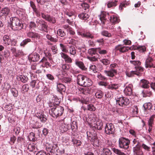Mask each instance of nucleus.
Wrapping results in <instances>:
<instances>
[{"label":"nucleus","mask_w":155,"mask_h":155,"mask_svg":"<svg viewBox=\"0 0 155 155\" xmlns=\"http://www.w3.org/2000/svg\"><path fill=\"white\" fill-rule=\"evenodd\" d=\"M105 140L103 137L97 138V147L100 150L101 148H103L105 145Z\"/></svg>","instance_id":"ddd939ff"},{"label":"nucleus","mask_w":155,"mask_h":155,"mask_svg":"<svg viewBox=\"0 0 155 155\" xmlns=\"http://www.w3.org/2000/svg\"><path fill=\"white\" fill-rule=\"evenodd\" d=\"M9 9L7 7H5L2 9L0 12V17L2 18L3 17H6L8 14L9 12Z\"/></svg>","instance_id":"5701e85b"},{"label":"nucleus","mask_w":155,"mask_h":155,"mask_svg":"<svg viewBox=\"0 0 155 155\" xmlns=\"http://www.w3.org/2000/svg\"><path fill=\"white\" fill-rule=\"evenodd\" d=\"M155 117V115H153L150 118L148 122V124L149 126H152V125L153 124V122Z\"/></svg>","instance_id":"09e8293b"},{"label":"nucleus","mask_w":155,"mask_h":155,"mask_svg":"<svg viewBox=\"0 0 155 155\" xmlns=\"http://www.w3.org/2000/svg\"><path fill=\"white\" fill-rule=\"evenodd\" d=\"M108 16V14L104 12H102L101 14L99 15L100 19L102 24H105V22L107 20L106 17L107 16Z\"/></svg>","instance_id":"f3484780"},{"label":"nucleus","mask_w":155,"mask_h":155,"mask_svg":"<svg viewBox=\"0 0 155 155\" xmlns=\"http://www.w3.org/2000/svg\"><path fill=\"white\" fill-rule=\"evenodd\" d=\"M97 49H94L92 48L89 49L88 50V53L92 57H87L91 61H95L97 60V58L96 56L97 54Z\"/></svg>","instance_id":"423d86ee"},{"label":"nucleus","mask_w":155,"mask_h":155,"mask_svg":"<svg viewBox=\"0 0 155 155\" xmlns=\"http://www.w3.org/2000/svg\"><path fill=\"white\" fill-rule=\"evenodd\" d=\"M50 102L51 103H53L54 106H55V105L56 106L58 105L60 101V99H59L56 96H53Z\"/></svg>","instance_id":"a878e982"},{"label":"nucleus","mask_w":155,"mask_h":155,"mask_svg":"<svg viewBox=\"0 0 155 155\" xmlns=\"http://www.w3.org/2000/svg\"><path fill=\"white\" fill-rule=\"evenodd\" d=\"M3 44L6 46L9 45L11 43V39L9 35H4L3 38Z\"/></svg>","instance_id":"412c9836"},{"label":"nucleus","mask_w":155,"mask_h":155,"mask_svg":"<svg viewBox=\"0 0 155 155\" xmlns=\"http://www.w3.org/2000/svg\"><path fill=\"white\" fill-rule=\"evenodd\" d=\"M57 91L60 92H64L65 91V87L63 84L57 82Z\"/></svg>","instance_id":"bb28decb"},{"label":"nucleus","mask_w":155,"mask_h":155,"mask_svg":"<svg viewBox=\"0 0 155 155\" xmlns=\"http://www.w3.org/2000/svg\"><path fill=\"white\" fill-rule=\"evenodd\" d=\"M46 76L48 80L51 81H53L54 80V78L53 75L50 74H46Z\"/></svg>","instance_id":"69168bd1"},{"label":"nucleus","mask_w":155,"mask_h":155,"mask_svg":"<svg viewBox=\"0 0 155 155\" xmlns=\"http://www.w3.org/2000/svg\"><path fill=\"white\" fill-rule=\"evenodd\" d=\"M110 21L113 24H115L118 23L120 20L116 16L113 15L110 17Z\"/></svg>","instance_id":"72a5a7b5"},{"label":"nucleus","mask_w":155,"mask_h":155,"mask_svg":"<svg viewBox=\"0 0 155 155\" xmlns=\"http://www.w3.org/2000/svg\"><path fill=\"white\" fill-rule=\"evenodd\" d=\"M36 23L40 31L48 33V25L45 21L41 19H37Z\"/></svg>","instance_id":"7ed1b4c3"},{"label":"nucleus","mask_w":155,"mask_h":155,"mask_svg":"<svg viewBox=\"0 0 155 155\" xmlns=\"http://www.w3.org/2000/svg\"><path fill=\"white\" fill-rule=\"evenodd\" d=\"M142 94L143 97H150L152 95V92L149 89L144 90L142 91Z\"/></svg>","instance_id":"c756f323"},{"label":"nucleus","mask_w":155,"mask_h":155,"mask_svg":"<svg viewBox=\"0 0 155 155\" xmlns=\"http://www.w3.org/2000/svg\"><path fill=\"white\" fill-rule=\"evenodd\" d=\"M39 82L34 80L32 81L30 83V85L32 88L38 89L39 88Z\"/></svg>","instance_id":"7c9ffc66"},{"label":"nucleus","mask_w":155,"mask_h":155,"mask_svg":"<svg viewBox=\"0 0 155 155\" xmlns=\"http://www.w3.org/2000/svg\"><path fill=\"white\" fill-rule=\"evenodd\" d=\"M134 49L133 46L130 47L127 46L122 47L121 45H118L116 46L115 48L116 51H119L120 52L123 53L129 50H133Z\"/></svg>","instance_id":"0eeeda50"},{"label":"nucleus","mask_w":155,"mask_h":155,"mask_svg":"<svg viewBox=\"0 0 155 155\" xmlns=\"http://www.w3.org/2000/svg\"><path fill=\"white\" fill-rule=\"evenodd\" d=\"M96 109V108L92 104H89L87 105V110H89L91 111H94Z\"/></svg>","instance_id":"680f3d73"},{"label":"nucleus","mask_w":155,"mask_h":155,"mask_svg":"<svg viewBox=\"0 0 155 155\" xmlns=\"http://www.w3.org/2000/svg\"><path fill=\"white\" fill-rule=\"evenodd\" d=\"M62 82L65 83H70L71 81V79L69 77H64L62 79Z\"/></svg>","instance_id":"13d9d810"},{"label":"nucleus","mask_w":155,"mask_h":155,"mask_svg":"<svg viewBox=\"0 0 155 155\" xmlns=\"http://www.w3.org/2000/svg\"><path fill=\"white\" fill-rule=\"evenodd\" d=\"M103 122L101 120H99L97 121V130H101L103 127Z\"/></svg>","instance_id":"bf43d9fd"},{"label":"nucleus","mask_w":155,"mask_h":155,"mask_svg":"<svg viewBox=\"0 0 155 155\" xmlns=\"http://www.w3.org/2000/svg\"><path fill=\"white\" fill-rule=\"evenodd\" d=\"M84 81L85 82L83 85V86L88 87L92 85V81L90 79L86 77L85 78Z\"/></svg>","instance_id":"e433bc0d"},{"label":"nucleus","mask_w":155,"mask_h":155,"mask_svg":"<svg viewBox=\"0 0 155 155\" xmlns=\"http://www.w3.org/2000/svg\"><path fill=\"white\" fill-rule=\"evenodd\" d=\"M2 55L6 60L8 59L10 56V52L8 50H5L3 52Z\"/></svg>","instance_id":"79ce46f5"},{"label":"nucleus","mask_w":155,"mask_h":155,"mask_svg":"<svg viewBox=\"0 0 155 155\" xmlns=\"http://www.w3.org/2000/svg\"><path fill=\"white\" fill-rule=\"evenodd\" d=\"M64 112L63 107L59 106H54L49 111V113L54 117L57 118L61 116Z\"/></svg>","instance_id":"f257e3e1"},{"label":"nucleus","mask_w":155,"mask_h":155,"mask_svg":"<svg viewBox=\"0 0 155 155\" xmlns=\"http://www.w3.org/2000/svg\"><path fill=\"white\" fill-rule=\"evenodd\" d=\"M23 54V52L21 50H17L15 53L13 54L14 56L16 58H19Z\"/></svg>","instance_id":"c03bdc74"},{"label":"nucleus","mask_w":155,"mask_h":155,"mask_svg":"<svg viewBox=\"0 0 155 155\" xmlns=\"http://www.w3.org/2000/svg\"><path fill=\"white\" fill-rule=\"evenodd\" d=\"M134 74H136L137 76L139 75V73L136 72V71H132L130 72H127L126 73L127 75L129 77H132L134 76Z\"/></svg>","instance_id":"49530a36"},{"label":"nucleus","mask_w":155,"mask_h":155,"mask_svg":"<svg viewBox=\"0 0 155 155\" xmlns=\"http://www.w3.org/2000/svg\"><path fill=\"white\" fill-rule=\"evenodd\" d=\"M10 27L14 31H19L23 28V25L18 18L15 17L12 18Z\"/></svg>","instance_id":"f03ea898"},{"label":"nucleus","mask_w":155,"mask_h":155,"mask_svg":"<svg viewBox=\"0 0 155 155\" xmlns=\"http://www.w3.org/2000/svg\"><path fill=\"white\" fill-rule=\"evenodd\" d=\"M117 70H110L109 71L105 70L104 71L105 73L108 76L113 77L115 74H117Z\"/></svg>","instance_id":"aec40b11"},{"label":"nucleus","mask_w":155,"mask_h":155,"mask_svg":"<svg viewBox=\"0 0 155 155\" xmlns=\"http://www.w3.org/2000/svg\"><path fill=\"white\" fill-rule=\"evenodd\" d=\"M11 91L14 97H17L18 96V91L15 88H11Z\"/></svg>","instance_id":"6e6d98bb"},{"label":"nucleus","mask_w":155,"mask_h":155,"mask_svg":"<svg viewBox=\"0 0 155 155\" xmlns=\"http://www.w3.org/2000/svg\"><path fill=\"white\" fill-rule=\"evenodd\" d=\"M31 41V40L29 38L26 39L22 41L20 45L21 46L24 47L27 44L28 42Z\"/></svg>","instance_id":"864d4df0"},{"label":"nucleus","mask_w":155,"mask_h":155,"mask_svg":"<svg viewBox=\"0 0 155 155\" xmlns=\"http://www.w3.org/2000/svg\"><path fill=\"white\" fill-rule=\"evenodd\" d=\"M67 52H69L71 55H75L76 53V51L75 47L73 45L68 47Z\"/></svg>","instance_id":"473e14b6"},{"label":"nucleus","mask_w":155,"mask_h":155,"mask_svg":"<svg viewBox=\"0 0 155 155\" xmlns=\"http://www.w3.org/2000/svg\"><path fill=\"white\" fill-rule=\"evenodd\" d=\"M41 16L42 18L50 22V23L54 24L56 22V20L55 18L52 16H51L49 15H46L44 13H41Z\"/></svg>","instance_id":"1a4fd4ad"},{"label":"nucleus","mask_w":155,"mask_h":155,"mask_svg":"<svg viewBox=\"0 0 155 155\" xmlns=\"http://www.w3.org/2000/svg\"><path fill=\"white\" fill-rule=\"evenodd\" d=\"M46 37L48 39L52 42H56L58 41L57 39L52 37L49 34H47L46 35Z\"/></svg>","instance_id":"603ef678"},{"label":"nucleus","mask_w":155,"mask_h":155,"mask_svg":"<svg viewBox=\"0 0 155 155\" xmlns=\"http://www.w3.org/2000/svg\"><path fill=\"white\" fill-rule=\"evenodd\" d=\"M78 16L81 19L85 20H87L89 17L88 14L85 12H82Z\"/></svg>","instance_id":"c9c22d12"},{"label":"nucleus","mask_w":155,"mask_h":155,"mask_svg":"<svg viewBox=\"0 0 155 155\" xmlns=\"http://www.w3.org/2000/svg\"><path fill=\"white\" fill-rule=\"evenodd\" d=\"M57 34L60 36L64 37L66 36V33L61 29H59L57 31Z\"/></svg>","instance_id":"37998d69"},{"label":"nucleus","mask_w":155,"mask_h":155,"mask_svg":"<svg viewBox=\"0 0 155 155\" xmlns=\"http://www.w3.org/2000/svg\"><path fill=\"white\" fill-rule=\"evenodd\" d=\"M133 115L135 116L138 114V109L137 106L135 105L132 107Z\"/></svg>","instance_id":"a18cd8bd"},{"label":"nucleus","mask_w":155,"mask_h":155,"mask_svg":"<svg viewBox=\"0 0 155 155\" xmlns=\"http://www.w3.org/2000/svg\"><path fill=\"white\" fill-rule=\"evenodd\" d=\"M117 1L115 0L114 1L109 2L107 4V7L108 8H110L113 7H114L117 5Z\"/></svg>","instance_id":"de8ad7c7"},{"label":"nucleus","mask_w":155,"mask_h":155,"mask_svg":"<svg viewBox=\"0 0 155 155\" xmlns=\"http://www.w3.org/2000/svg\"><path fill=\"white\" fill-rule=\"evenodd\" d=\"M112 150L114 153L118 155H126L125 153L117 149L113 148L112 149Z\"/></svg>","instance_id":"3c124183"},{"label":"nucleus","mask_w":155,"mask_h":155,"mask_svg":"<svg viewBox=\"0 0 155 155\" xmlns=\"http://www.w3.org/2000/svg\"><path fill=\"white\" fill-rule=\"evenodd\" d=\"M115 128L112 124L107 123L105 127V132L107 134H112L114 133Z\"/></svg>","instance_id":"9b49d317"},{"label":"nucleus","mask_w":155,"mask_h":155,"mask_svg":"<svg viewBox=\"0 0 155 155\" xmlns=\"http://www.w3.org/2000/svg\"><path fill=\"white\" fill-rule=\"evenodd\" d=\"M117 103L119 105L123 107L124 106L127 105L130 103L129 100L125 97H117L116 99Z\"/></svg>","instance_id":"39448f33"},{"label":"nucleus","mask_w":155,"mask_h":155,"mask_svg":"<svg viewBox=\"0 0 155 155\" xmlns=\"http://www.w3.org/2000/svg\"><path fill=\"white\" fill-rule=\"evenodd\" d=\"M133 87V85L131 84H129L126 87L124 91V93L126 95L130 96L132 94Z\"/></svg>","instance_id":"dca6fc26"},{"label":"nucleus","mask_w":155,"mask_h":155,"mask_svg":"<svg viewBox=\"0 0 155 155\" xmlns=\"http://www.w3.org/2000/svg\"><path fill=\"white\" fill-rule=\"evenodd\" d=\"M16 78L18 80L21 81L23 83H26L28 80L27 76L23 75H17Z\"/></svg>","instance_id":"cd10ccee"},{"label":"nucleus","mask_w":155,"mask_h":155,"mask_svg":"<svg viewBox=\"0 0 155 155\" xmlns=\"http://www.w3.org/2000/svg\"><path fill=\"white\" fill-rule=\"evenodd\" d=\"M40 63H42L41 66L43 68H48L51 67V65L48 61L47 58L45 57H43L41 60L39 62Z\"/></svg>","instance_id":"4468645a"},{"label":"nucleus","mask_w":155,"mask_h":155,"mask_svg":"<svg viewBox=\"0 0 155 155\" xmlns=\"http://www.w3.org/2000/svg\"><path fill=\"white\" fill-rule=\"evenodd\" d=\"M119 87V84H112L108 85L107 88L112 90H116Z\"/></svg>","instance_id":"4c0bfd02"},{"label":"nucleus","mask_w":155,"mask_h":155,"mask_svg":"<svg viewBox=\"0 0 155 155\" xmlns=\"http://www.w3.org/2000/svg\"><path fill=\"white\" fill-rule=\"evenodd\" d=\"M75 64L82 70L84 71L86 70L87 68H85L84 64L83 62L76 60Z\"/></svg>","instance_id":"2f4dec72"},{"label":"nucleus","mask_w":155,"mask_h":155,"mask_svg":"<svg viewBox=\"0 0 155 155\" xmlns=\"http://www.w3.org/2000/svg\"><path fill=\"white\" fill-rule=\"evenodd\" d=\"M40 59V55L36 52L30 54L28 56V59L30 62L38 61Z\"/></svg>","instance_id":"6e6552de"},{"label":"nucleus","mask_w":155,"mask_h":155,"mask_svg":"<svg viewBox=\"0 0 155 155\" xmlns=\"http://www.w3.org/2000/svg\"><path fill=\"white\" fill-rule=\"evenodd\" d=\"M100 153L101 155H111L112 154V153L110 150L104 147Z\"/></svg>","instance_id":"f704fd0d"},{"label":"nucleus","mask_w":155,"mask_h":155,"mask_svg":"<svg viewBox=\"0 0 155 155\" xmlns=\"http://www.w3.org/2000/svg\"><path fill=\"white\" fill-rule=\"evenodd\" d=\"M146 68H155V62L151 57L148 56L146 60L145 64Z\"/></svg>","instance_id":"9d476101"},{"label":"nucleus","mask_w":155,"mask_h":155,"mask_svg":"<svg viewBox=\"0 0 155 155\" xmlns=\"http://www.w3.org/2000/svg\"><path fill=\"white\" fill-rule=\"evenodd\" d=\"M61 68L63 72H65L69 69V65L64 64L62 65Z\"/></svg>","instance_id":"5fc2aeb1"},{"label":"nucleus","mask_w":155,"mask_h":155,"mask_svg":"<svg viewBox=\"0 0 155 155\" xmlns=\"http://www.w3.org/2000/svg\"><path fill=\"white\" fill-rule=\"evenodd\" d=\"M64 14L69 17L71 20H73L75 18V15L74 12L71 11H68L65 12Z\"/></svg>","instance_id":"393cba45"},{"label":"nucleus","mask_w":155,"mask_h":155,"mask_svg":"<svg viewBox=\"0 0 155 155\" xmlns=\"http://www.w3.org/2000/svg\"><path fill=\"white\" fill-rule=\"evenodd\" d=\"M28 149L30 151H33L35 149V145L33 144H29L28 145Z\"/></svg>","instance_id":"338daca9"},{"label":"nucleus","mask_w":155,"mask_h":155,"mask_svg":"<svg viewBox=\"0 0 155 155\" xmlns=\"http://www.w3.org/2000/svg\"><path fill=\"white\" fill-rule=\"evenodd\" d=\"M130 63L135 66H139L141 64V62L139 61H130Z\"/></svg>","instance_id":"e2e57ef3"},{"label":"nucleus","mask_w":155,"mask_h":155,"mask_svg":"<svg viewBox=\"0 0 155 155\" xmlns=\"http://www.w3.org/2000/svg\"><path fill=\"white\" fill-rule=\"evenodd\" d=\"M27 36L29 38L39 39L40 38V35L36 33L33 32H29L27 33Z\"/></svg>","instance_id":"4be33fe9"},{"label":"nucleus","mask_w":155,"mask_h":155,"mask_svg":"<svg viewBox=\"0 0 155 155\" xmlns=\"http://www.w3.org/2000/svg\"><path fill=\"white\" fill-rule=\"evenodd\" d=\"M28 137L30 141H35L37 139L35 133L33 132H31L29 134Z\"/></svg>","instance_id":"58836bf2"},{"label":"nucleus","mask_w":155,"mask_h":155,"mask_svg":"<svg viewBox=\"0 0 155 155\" xmlns=\"http://www.w3.org/2000/svg\"><path fill=\"white\" fill-rule=\"evenodd\" d=\"M61 57L63 58L67 63H71L72 62L71 58L68 55L61 52Z\"/></svg>","instance_id":"b1692460"},{"label":"nucleus","mask_w":155,"mask_h":155,"mask_svg":"<svg viewBox=\"0 0 155 155\" xmlns=\"http://www.w3.org/2000/svg\"><path fill=\"white\" fill-rule=\"evenodd\" d=\"M78 34L83 37L92 38L93 37L92 35L89 31L78 32Z\"/></svg>","instance_id":"6ab92c4d"},{"label":"nucleus","mask_w":155,"mask_h":155,"mask_svg":"<svg viewBox=\"0 0 155 155\" xmlns=\"http://www.w3.org/2000/svg\"><path fill=\"white\" fill-rule=\"evenodd\" d=\"M133 46L134 48H135L134 49V50L137 49L140 52H143L146 51V48L144 46H139L138 47H135L134 46Z\"/></svg>","instance_id":"ea45409f"},{"label":"nucleus","mask_w":155,"mask_h":155,"mask_svg":"<svg viewBox=\"0 0 155 155\" xmlns=\"http://www.w3.org/2000/svg\"><path fill=\"white\" fill-rule=\"evenodd\" d=\"M135 71H136V72H137L139 74V72H142L143 71V68L140 67L139 66H136L135 67Z\"/></svg>","instance_id":"0e129e2a"},{"label":"nucleus","mask_w":155,"mask_h":155,"mask_svg":"<svg viewBox=\"0 0 155 155\" xmlns=\"http://www.w3.org/2000/svg\"><path fill=\"white\" fill-rule=\"evenodd\" d=\"M86 77L81 75H78L77 76V84L81 86H83V85L84 83V80Z\"/></svg>","instance_id":"a211bd4d"},{"label":"nucleus","mask_w":155,"mask_h":155,"mask_svg":"<svg viewBox=\"0 0 155 155\" xmlns=\"http://www.w3.org/2000/svg\"><path fill=\"white\" fill-rule=\"evenodd\" d=\"M143 107L144 108L145 110H150L151 109L152 105L151 103L150 102L147 103H145Z\"/></svg>","instance_id":"a19ab883"},{"label":"nucleus","mask_w":155,"mask_h":155,"mask_svg":"<svg viewBox=\"0 0 155 155\" xmlns=\"http://www.w3.org/2000/svg\"><path fill=\"white\" fill-rule=\"evenodd\" d=\"M81 6L84 10L89 11V5L88 4L86 3H83L81 4Z\"/></svg>","instance_id":"8fccbe9b"},{"label":"nucleus","mask_w":155,"mask_h":155,"mask_svg":"<svg viewBox=\"0 0 155 155\" xmlns=\"http://www.w3.org/2000/svg\"><path fill=\"white\" fill-rule=\"evenodd\" d=\"M140 87L145 89H148L150 87L149 81L146 79H143L140 81Z\"/></svg>","instance_id":"2eb2a0df"},{"label":"nucleus","mask_w":155,"mask_h":155,"mask_svg":"<svg viewBox=\"0 0 155 155\" xmlns=\"http://www.w3.org/2000/svg\"><path fill=\"white\" fill-rule=\"evenodd\" d=\"M29 85L26 84L23 85L22 87V89L24 92H27L29 89Z\"/></svg>","instance_id":"4d7b16f0"},{"label":"nucleus","mask_w":155,"mask_h":155,"mask_svg":"<svg viewBox=\"0 0 155 155\" xmlns=\"http://www.w3.org/2000/svg\"><path fill=\"white\" fill-rule=\"evenodd\" d=\"M130 143V140L128 139L122 137L119 139V145L120 148L127 149L129 148Z\"/></svg>","instance_id":"20e7f679"},{"label":"nucleus","mask_w":155,"mask_h":155,"mask_svg":"<svg viewBox=\"0 0 155 155\" xmlns=\"http://www.w3.org/2000/svg\"><path fill=\"white\" fill-rule=\"evenodd\" d=\"M51 49L54 54H56L58 53V49L56 45L53 46L52 47Z\"/></svg>","instance_id":"774afa93"},{"label":"nucleus","mask_w":155,"mask_h":155,"mask_svg":"<svg viewBox=\"0 0 155 155\" xmlns=\"http://www.w3.org/2000/svg\"><path fill=\"white\" fill-rule=\"evenodd\" d=\"M52 144H48L46 146V150L48 152L51 153H53V151H52Z\"/></svg>","instance_id":"052dcab7"},{"label":"nucleus","mask_w":155,"mask_h":155,"mask_svg":"<svg viewBox=\"0 0 155 155\" xmlns=\"http://www.w3.org/2000/svg\"><path fill=\"white\" fill-rule=\"evenodd\" d=\"M36 117L40 120V121L42 123H45L47 120L46 115L44 114L38 113L36 115Z\"/></svg>","instance_id":"c85d7f7f"},{"label":"nucleus","mask_w":155,"mask_h":155,"mask_svg":"<svg viewBox=\"0 0 155 155\" xmlns=\"http://www.w3.org/2000/svg\"><path fill=\"white\" fill-rule=\"evenodd\" d=\"M133 150L134 154L136 155H143V152L141 149V146L139 143H138L133 148Z\"/></svg>","instance_id":"f8f14e48"}]
</instances>
